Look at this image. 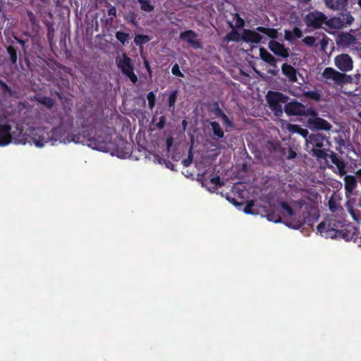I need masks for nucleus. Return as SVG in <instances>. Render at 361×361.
<instances>
[{"instance_id": "1", "label": "nucleus", "mask_w": 361, "mask_h": 361, "mask_svg": "<svg viewBox=\"0 0 361 361\" xmlns=\"http://www.w3.org/2000/svg\"><path fill=\"white\" fill-rule=\"evenodd\" d=\"M279 204L284 211L282 213L283 215H287L288 217L285 224L289 228L299 229L304 225L312 226L319 219V215L314 209H310L306 212H303L302 216H298L286 202L281 201Z\"/></svg>"}, {"instance_id": "2", "label": "nucleus", "mask_w": 361, "mask_h": 361, "mask_svg": "<svg viewBox=\"0 0 361 361\" xmlns=\"http://www.w3.org/2000/svg\"><path fill=\"white\" fill-rule=\"evenodd\" d=\"M331 143L329 139L322 134L315 133L309 135L307 139V147L310 148L309 154L319 160H326Z\"/></svg>"}, {"instance_id": "3", "label": "nucleus", "mask_w": 361, "mask_h": 361, "mask_svg": "<svg viewBox=\"0 0 361 361\" xmlns=\"http://www.w3.org/2000/svg\"><path fill=\"white\" fill-rule=\"evenodd\" d=\"M345 220L342 216H331L317 226V231L326 238H338Z\"/></svg>"}, {"instance_id": "4", "label": "nucleus", "mask_w": 361, "mask_h": 361, "mask_svg": "<svg viewBox=\"0 0 361 361\" xmlns=\"http://www.w3.org/2000/svg\"><path fill=\"white\" fill-rule=\"evenodd\" d=\"M284 111L288 116L305 117L318 116V113L314 109L308 107L298 101L287 102L284 106Z\"/></svg>"}, {"instance_id": "5", "label": "nucleus", "mask_w": 361, "mask_h": 361, "mask_svg": "<svg viewBox=\"0 0 361 361\" xmlns=\"http://www.w3.org/2000/svg\"><path fill=\"white\" fill-rule=\"evenodd\" d=\"M289 99L288 96L276 91H268L266 95V100L269 108L276 116H281L283 108L281 104H286Z\"/></svg>"}, {"instance_id": "6", "label": "nucleus", "mask_w": 361, "mask_h": 361, "mask_svg": "<svg viewBox=\"0 0 361 361\" xmlns=\"http://www.w3.org/2000/svg\"><path fill=\"white\" fill-rule=\"evenodd\" d=\"M50 142L54 145L56 142L61 143H66L74 142L78 143L82 142L80 138V135L66 134V130L63 129V123L59 126L53 128L49 133Z\"/></svg>"}, {"instance_id": "7", "label": "nucleus", "mask_w": 361, "mask_h": 361, "mask_svg": "<svg viewBox=\"0 0 361 361\" xmlns=\"http://www.w3.org/2000/svg\"><path fill=\"white\" fill-rule=\"evenodd\" d=\"M322 77L327 82H329V80H332L336 85L342 86L351 82L350 75L338 72L331 67L326 68L322 73Z\"/></svg>"}, {"instance_id": "8", "label": "nucleus", "mask_w": 361, "mask_h": 361, "mask_svg": "<svg viewBox=\"0 0 361 361\" xmlns=\"http://www.w3.org/2000/svg\"><path fill=\"white\" fill-rule=\"evenodd\" d=\"M354 21V18L349 11L340 13V16H335L328 18L325 22V26L330 29L339 30L344 26L350 25Z\"/></svg>"}, {"instance_id": "9", "label": "nucleus", "mask_w": 361, "mask_h": 361, "mask_svg": "<svg viewBox=\"0 0 361 361\" xmlns=\"http://www.w3.org/2000/svg\"><path fill=\"white\" fill-rule=\"evenodd\" d=\"M118 68L122 73L127 76L133 83L137 82V77L134 73V66L132 59L125 53L122 54L121 59L116 60Z\"/></svg>"}, {"instance_id": "10", "label": "nucleus", "mask_w": 361, "mask_h": 361, "mask_svg": "<svg viewBox=\"0 0 361 361\" xmlns=\"http://www.w3.org/2000/svg\"><path fill=\"white\" fill-rule=\"evenodd\" d=\"M326 16L317 10L308 13L305 17V22L307 27L319 29L325 25Z\"/></svg>"}, {"instance_id": "11", "label": "nucleus", "mask_w": 361, "mask_h": 361, "mask_svg": "<svg viewBox=\"0 0 361 361\" xmlns=\"http://www.w3.org/2000/svg\"><path fill=\"white\" fill-rule=\"evenodd\" d=\"M324 161L327 167L329 169H333L334 166H335L338 169L340 176L345 174L346 171L345 161L334 152L329 149L327 155V161L326 160Z\"/></svg>"}, {"instance_id": "12", "label": "nucleus", "mask_w": 361, "mask_h": 361, "mask_svg": "<svg viewBox=\"0 0 361 361\" xmlns=\"http://www.w3.org/2000/svg\"><path fill=\"white\" fill-rule=\"evenodd\" d=\"M334 63L337 68L342 72H348L353 68L351 56L347 54H341L334 58Z\"/></svg>"}, {"instance_id": "13", "label": "nucleus", "mask_w": 361, "mask_h": 361, "mask_svg": "<svg viewBox=\"0 0 361 361\" xmlns=\"http://www.w3.org/2000/svg\"><path fill=\"white\" fill-rule=\"evenodd\" d=\"M339 233L338 238L344 239L346 241H356L360 234L358 229L355 226L351 224H346L345 223Z\"/></svg>"}, {"instance_id": "14", "label": "nucleus", "mask_w": 361, "mask_h": 361, "mask_svg": "<svg viewBox=\"0 0 361 361\" xmlns=\"http://www.w3.org/2000/svg\"><path fill=\"white\" fill-rule=\"evenodd\" d=\"M307 123L310 128L317 130L329 131L332 128V126L329 122L322 118L318 117L317 116H309Z\"/></svg>"}, {"instance_id": "15", "label": "nucleus", "mask_w": 361, "mask_h": 361, "mask_svg": "<svg viewBox=\"0 0 361 361\" xmlns=\"http://www.w3.org/2000/svg\"><path fill=\"white\" fill-rule=\"evenodd\" d=\"M179 37L183 41L189 44L195 49H198L202 47V44L197 39V34L192 30L181 32Z\"/></svg>"}, {"instance_id": "16", "label": "nucleus", "mask_w": 361, "mask_h": 361, "mask_svg": "<svg viewBox=\"0 0 361 361\" xmlns=\"http://www.w3.org/2000/svg\"><path fill=\"white\" fill-rule=\"evenodd\" d=\"M109 139V137L108 136H105L103 137L99 135H97L94 137L87 139V145L92 147L93 149L99 151H106V143Z\"/></svg>"}, {"instance_id": "17", "label": "nucleus", "mask_w": 361, "mask_h": 361, "mask_svg": "<svg viewBox=\"0 0 361 361\" xmlns=\"http://www.w3.org/2000/svg\"><path fill=\"white\" fill-rule=\"evenodd\" d=\"M269 49L276 56L283 59L289 57V49L286 47L283 44H281L276 40H271L268 44Z\"/></svg>"}, {"instance_id": "18", "label": "nucleus", "mask_w": 361, "mask_h": 361, "mask_svg": "<svg viewBox=\"0 0 361 361\" xmlns=\"http://www.w3.org/2000/svg\"><path fill=\"white\" fill-rule=\"evenodd\" d=\"M200 180L202 181V184L203 186H207L208 184H212L213 186L212 188L208 187V189L210 191L215 190L218 187H221L224 185V183L221 180V178L219 176H213L212 177H209V178H207V173H204L200 176Z\"/></svg>"}, {"instance_id": "19", "label": "nucleus", "mask_w": 361, "mask_h": 361, "mask_svg": "<svg viewBox=\"0 0 361 361\" xmlns=\"http://www.w3.org/2000/svg\"><path fill=\"white\" fill-rule=\"evenodd\" d=\"M32 140L37 147H42L50 141L49 133L42 129H39L33 134Z\"/></svg>"}, {"instance_id": "20", "label": "nucleus", "mask_w": 361, "mask_h": 361, "mask_svg": "<svg viewBox=\"0 0 361 361\" xmlns=\"http://www.w3.org/2000/svg\"><path fill=\"white\" fill-rule=\"evenodd\" d=\"M262 36L257 32L245 29L243 32L242 39L245 42L258 44L262 41Z\"/></svg>"}, {"instance_id": "21", "label": "nucleus", "mask_w": 361, "mask_h": 361, "mask_svg": "<svg viewBox=\"0 0 361 361\" xmlns=\"http://www.w3.org/2000/svg\"><path fill=\"white\" fill-rule=\"evenodd\" d=\"M11 127L6 124L0 128V146H6L11 142Z\"/></svg>"}, {"instance_id": "22", "label": "nucleus", "mask_w": 361, "mask_h": 361, "mask_svg": "<svg viewBox=\"0 0 361 361\" xmlns=\"http://www.w3.org/2000/svg\"><path fill=\"white\" fill-rule=\"evenodd\" d=\"M325 5L327 8L333 11L346 10L348 0H324Z\"/></svg>"}, {"instance_id": "23", "label": "nucleus", "mask_w": 361, "mask_h": 361, "mask_svg": "<svg viewBox=\"0 0 361 361\" xmlns=\"http://www.w3.org/2000/svg\"><path fill=\"white\" fill-rule=\"evenodd\" d=\"M344 184L345 195L347 197H349L356 188L357 181L354 176L347 175L344 178Z\"/></svg>"}, {"instance_id": "24", "label": "nucleus", "mask_w": 361, "mask_h": 361, "mask_svg": "<svg viewBox=\"0 0 361 361\" xmlns=\"http://www.w3.org/2000/svg\"><path fill=\"white\" fill-rule=\"evenodd\" d=\"M281 71L283 75L288 77L290 82H297V71L291 65L283 63L281 67Z\"/></svg>"}, {"instance_id": "25", "label": "nucleus", "mask_w": 361, "mask_h": 361, "mask_svg": "<svg viewBox=\"0 0 361 361\" xmlns=\"http://www.w3.org/2000/svg\"><path fill=\"white\" fill-rule=\"evenodd\" d=\"M259 56L264 62L267 63L271 66L276 67V59L264 47L259 49Z\"/></svg>"}, {"instance_id": "26", "label": "nucleus", "mask_w": 361, "mask_h": 361, "mask_svg": "<svg viewBox=\"0 0 361 361\" xmlns=\"http://www.w3.org/2000/svg\"><path fill=\"white\" fill-rule=\"evenodd\" d=\"M302 32L298 27H295L293 30H285L284 38L288 42H293L296 39L301 38Z\"/></svg>"}, {"instance_id": "27", "label": "nucleus", "mask_w": 361, "mask_h": 361, "mask_svg": "<svg viewBox=\"0 0 361 361\" xmlns=\"http://www.w3.org/2000/svg\"><path fill=\"white\" fill-rule=\"evenodd\" d=\"M355 37L349 32L341 33L338 35V43L342 46L348 47L355 44Z\"/></svg>"}, {"instance_id": "28", "label": "nucleus", "mask_w": 361, "mask_h": 361, "mask_svg": "<svg viewBox=\"0 0 361 361\" xmlns=\"http://www.w3.org/2000/svg\"><path fill=\"white\" fill-rule=\"evenodd\" d=\"M288 130L291 133H297L302 136L306 140L309 137V132L307 129L301 128L300 126L296 124H289L288 126Z\"/></svg>"}, {"instance_id": "29", "label": "nucleus", "mask_w": 361, "mask_h": 361, "mask_svg": "<svg viewBox=\"0 0 361 361\" xmlns=\"http://www.w3.org/2000/svg\"><path fill=\"white\" fill-rule=\"evenodd\" d=\"M256 30L266 35L269 37L271 38L272 40H274V39L278 37V30L275 28L259 26L256 28Z\"/></svg>"}, {"instance_id": "30", "label": "nucleus", "mask_w": 361, "mask_h": 361, "mask_svg": "<svg viewBox=\"0 0 361 361\" xmlns=\"http://www.w3.org/2000/svg\"><path fill=\"white\" fill-rule=\"evenodd\" d=\"M210 126L212 128L214 136L216 137L218 139H221L224 137V130L218 122H210Z\"/></svg>"}, {"instance_id": "31", "label": "nucleus", "mask_w": 361, "mask_h": 361, "mask_svg": "<svg viewBox=\"0 0 361 361\" xmlns=\"http://www.w3.org/2000/svg\"><path fill=\"white\" fill-rule=\"evenodd\" d=\"M228 24L229 26L232 28V30L226 35L225 39L227 42H239L240 39V34L236 30L234 29L232 23L229 22Z\"/></svg>"}, {"instance_id": "32", "label": "nucleus", "mask_w": 361, "mask_h": 361, "mask_svg": "<svg viewBox=\"0 0 361 361\" xmlns=\"http://www.w3.org/2000/svg\"><path fill=\"white\" fill-rule=\"evenodd\" d=\"M151 40V37L147 35L137 34L135 35L134 42L137 46L142 47L144 44L148 43Z\"/></svg>"}, {"instance_id": "33", "label": "nucleus", "mask_w": 361, "mask_h": 361, "mask_svg": "<svg viewBox=\"0 0 361 361\" xmlns=\"http://www.w3.org/2000/svg\"><path fill=\"white\" fill-rule=\"evenodd\" d=\"M266 216L268 221L274 223L281 222V217L280 214L274 210L267 211Z\"/></svg>"}, {"instance_id": "34", "label": "nucleus", "mask_w": 361, "mask_h": 361, "mask_svg": "<svg viewBox=\"0 0 361 361\" xmlns=\"http://www.w3.org/2000/svg\"><path fill=\"white\" fill-rule=\"evenodd\" d=\"M37 102L47 108H51L55 104V100L47 96H40L37 99Z\"/></svg>"}, {"instance_id": "35", "label": "nucleus", "mask_w": 361, "mask_h": 361, "mask_svg": "<svg viewBox=\"0 0 361 361\" xmlns=\"http://www.w3.org/2000/svg\"><path fill=\"white\" fill-rule=\"evenodd\" d=\"M302 94L305 97L315 102H319L322 98V94L319 91H304Z\"/></svg>"}, {"instance_id": "36", "label": "nucleus", "mask_w": 361, "mask_h": 361, "mask_svg": "<svg viewBox=\"0 0 361 361\" xmlns=\"http://www.w3.org/2000/svg\"><path fill=\"white\" fill-rule=\"evenodd\" d=\"M115 36L117 40L119 41L123 45H125L126 44L128 43V40L130 38V35L128 33L120 30L116 32Z\"/></svg>"}, {"instance_id": "37", "label": "nucleus", "mask_w": 361, "mask_h": 361, "mask_svg": "<svg viewBox=\"0 0 361 361\" xmlns=\"http://www.w3.org/2000/svg\"><path fill=\"white\" fill-rule=\"evenodd\" d=\"M6 51L10 56L12 64L16 65L18 60L17 49L16 47L10 45L6 47Z\"/></svg>"}, {"instance_id": "38", "label": "nucleus", "mask_w": 361, "mask_h": 361, "mask_svg": "<svg viewBox=\"0 0 361 361\" xmlns=\"http://www.w3.org/2000/svg\"><path fill=\"white\" fill-rule=\"evenodd\" d=\"M116 8L114 6L109 4L108 9V16L110 17L109 19L106 20V25H111L114 22V18L116 17Z\"/></svg>"}, {"instance_id": "39", "label": "nucleus", "mask_w": 361, "mask_h": 361, "mask_svg": "<svg viewBox=\"0 0 361 361\" xmlns=\"http://www.w3.org/2000/svg\"><path fill=\"white\" fill-rule=\"evenodd\" d=\"M140 4V9L146 12H151L154 10V6L151 4L149 0H137Z\"/></svg>"}, {"instance_id": "40", "label": "nucleus", "mask_w": 361, "mask_h": 361, "mask_svg": "<svg viewBox=\"0 0 361 361\" xmlns=\"http://www.w3.org/2000/svg\"><path fill=\"white\" fill-rule=\"evenodd\" d=\"M125 20L132 24L134 26H137L138 25V22L137 21V15L135 12H133V11H130L128 13H126V15L125 16Z\"/></svg>"}, {"instance_id": "41", "label": "nucleus", "mask_w": 361, "mask_h": 361, "mask_svg": "<svg viewBox=\"0 0 361 361\" xmlns=\"http://www.w3.org/2000/svg\"><path fill=\"white\" fill-rule=\"evenodd\" d=\"M177 95H178V91L173 90L170 93L169 97V106L170 109L171 108L173 109L172 111L174 110L175 104H176V101L177 99Z\"/></svg>"}, {"instance_id": "42", "label": "nucleus", "mask_w": 361, "mask_h": 361, "mask_svg": "<svg viewBox=\"0 0 361 361\" xmlns=\"http://www.w3.org/2000/svg\"><path fill=\"white\" fill-rule=\"evenodd\" d=\"M149 108L152 110L156 104V96L153 92H149L147 95Z\"/></svg>"}, {"instance_id": "43", "label": "nucleus", "mask_w": 361, "mask_h": 361, "mask_svg": "<svg viewBox=\"0 0 361 361\" xmlns=\"http://www.w3.org/2000/svg\"><path fill=\"white\" fill-rule=\"evenodd\" d=\"M233 20H235V27L237 28H242L245 26V20L240 17V16L235 13L233 14Z\"/></svg>"}, {"instance_id": "44", "label": "nucleus", "mask_w": 361, "mask_h": 361, "mask_svg": "<svg viewBox=\"0 0 361 361\" xmlns=\"http://www.w3.org/2000/svg\"><path fill=\"white\" fill-rule=\"evenodd\" d=\"M212 109H211V111L215 115H216L218 116H221V115H223L224 114L223 110L219 107V105L218 102H214L212 104Z\"/></svg>"}, {"instance_id": "45", "label": "nucleus", "mask_w": 361, "mask_h": 361, "mask_svg": "<svg viewBox=\"0 0 361 361\" xmlns=\"http://www.w3.org/2000/svg\"><path fill=\"white\" fill-rule=\"evenodd\" d=\"M222 119L224 124L230 128H233L234 127L233 122L228 117L225 113L220 116Z\"/></svg>"}, {"instance_id": "46", "label": "nucleus", "mask_w": 361, "mask_h": 361, "mask_svg": "<svg viewBox=\"0 0 361 361\" xmlns=\"http://www.w3.org/2000/svg\"><path fill=\"white\" fill-rule=\"evenodd\" d=\"M302 42L305 45L311 47L315 44L316 39L313 36H307L303 38Z\"/></svg>"}, {"instance_id": "47", "label": "nucleus", "mask_w": 361, "mask_h": 361, "mask_svg": "<svg viewBox=\"0 0 361 361\" xmlns=\"http://www.w3.org/2000/svg\"><path fill=\"white\" fill-rule=\"evenodd\" d=\"M253 206H254L253 200H250L249 202H247L246 206L244 208V212L247 214H255L254 210L252 209Z\"/></svg>"}, {"instance_id": "48", "label": "nucleus", "mask_w": 361, "mask_h": 361, "mask_svg": "<svg viewBox=\"0 0 361 361\" xmlns=\"http://www.w3.org/2000/svg\"><path fill=\"white\" fill-rule=\"evenodd\" d=\"M193 155L191 148L189 150L188 157L182 161V164L185 167L189 166L192 162Z\"/></svg>"}, {"instance_id": "49", "label": "nucleus", "mask_w": 361, "mask_h": 361, "mask_svg": "<svg viewBox=\"0 0 361 361\" xmlns=\"http://www.w3.org/2000/svg\"><path fill=\"white\" fill-rule=\"evenodd\" d=\"M0 87L4 92L8 93L9 94H13V91L11 87H9L4 81L0 79Z\"/></svg>"}, {"instance_id": "50", "label": "nucleus", "mask_w": 361, "mask_h": 361, "mask_svg": "<svg viewBox=\"0 0 361 361\" xmlns=\"http://www.w3.org/2000/svg\"><path fill=\"white\" fill-rule=\"evenodd\" d=\"M171 73L173 75H174L176 76L181 77V78L184 77L183 73L180 71L179 66L177 63H176L175 65L173 66V67L171 68Z\"/></svg>"}, {"instance_id": "51", "label": "nucleus", "mask_w": 361, "mask_h": 361, "mask_svg": "<svg viewBox=\"0 0 361 361\" xmlns=\"http://www.w3.org/2000/svg\"><path fill=\"white\" fill-rule=\"evenodd\" d=\"M166 121V117L164 116H161L159 118L158 123L156 124L157 128L159 130L163 129L165 126Z\"/></svg>"}, {"instance_id": "52", "label": "nucleus", "mask_w": 361, "mask_h": 361, "mask_svg": "<svg viewBox=\"0 0 361 361\" xmlns=\"http://www.w3.org/2000/svg\"><path fill=\"white\" fill-rule=\"evenodd\" d=\"M329 206L330 210L332 211L333 212H335L337 210H338L339 212H342V209L341 208H338L336 206V204L335 203V202L334 200H330L329 201Z\"/></svg>"}, {"instance_id": "53", "label": "nucleus", "mask_w": 361, "mask_h": 361, "mask_svg": "<svg viewBox=\"0 0 361 361\" xmlns=\"http://www.w3.org/2000/svg\"><path fill=\"white\" fill-rule=\"evenodd\" d=\"M297 156V154L296 152L292 149V148H289L288 149V154L287 156V159H295Z\"/></svg>"}, {"instance_id": "54", "label": "nucleus", "mask_w": 361, "mask_h": 361, "mask_svg": "<svg viewBox=\"0 0 361 361\" xmlns=\"http://www.w3.org/2000/svg\"><path fill=\"white\" fill-rule=\"evenodd\" d=\"M13 37L18 43H19L23 48L25 47V45L26 42H27V40L21 39L16 36H14Z\"/></svg>"}, {"instance_id": "55", "label": "nucleus", "mask_w": 361, "mask_h": 361, "mask_svg": "<svg viewBox=\"0 0 361 361\" xmlns=\"http://www.w3.org/2000/svg\"><path fill=\"white\" fill-rule=\"evenodd\" d=\"M173 142V139L172 137H169L166 139V144L168 149H169L170 147L172 146Z\"/></svg>"}, {"instance_id": "56", "label": "nucleus", "mask_w": 361, "mask_h": 361, "mask_svg": "<svg viewBox=\"0 0 361 361\" xmlns=\"http://www.w3.org/2000/svg\"><path fill=\"white\" fill-rule=\"evenodd\" d=\"M228 200L231 202L233 205L236 206V207H239V206H241L242 204L241 203H239L237 202V200L235 199V198H231V197H228L227 198Z\"/></svg>"}, {"instance_id": "57", "label": "nucleus", "mask_w": 361, "mask_h": 361, "mask_svg": "<svg viewBox=\"0 0 361 361\" xmlns=\"http://www.w3.org/2000/svg\"><path fill=\"white\" fill-rule=\"evenodd\" d=\"M355 111H356V113L357 114L358 116L360 118H361V104H360L359 105H357L355 107Z\"/></svg>"}, {"instance_id": "58", "label": "nucleus", "mask_w": 361, "mask_h": 361, "mask_svg": "<svg viewBox=\"0 0 361 361\" xmlns=\"http://www.w3.org/2000/svg\"><path fill=\"white\" fill-rule=\"evenodd\" d=\"M67 125H68V129H71L73 128V119L69 118L67 121Z\"/></svg>"}, {"instance_id": "59", "label": "nucleus", "mask_w": 361, "mask_h": 361, "mask_svg": "<svg viewBox=\"0 0 361 361\" xmlns=\"http://www.w3.org/2000/svg\"><path fill=\"white\" fill-rule=\"evenodd\" d=\"M350 214H351L352 217H353L355 220H357V216H356V215H355V211H354L353 209H350Z\"/></svg>"}, {"instance_id": "60", "label": "nucleus", "mask_w": 361, "mask_h": 361, "mask_svg": "<svg viewBox=\"0 0 361 361\" xmlns=\"http://www.w3.org/2000/svg\"><path fill=\"white\" fill-rule=\"evenodd\" d=\"M145 67H146L147 71L150 73H151V68H150V66L149 65V63L147 61H145Z\"/></svg>"}, {"instance_id": "61", "label": "nucleus", "mask_w": 361, "mask_h": 361, "mask_svg": "<svg viewBox=\"0 0 361 361\" xmlns=\"http://www.w3.org/2000/svg\"><path fill=\"white\" fill-rule=\"evenodd\" d=\"M47 37L49 39V40H51L52 39V36H51V30L49 29V31H48V33H47Z\"/></svg>"}, {"instance_id": "62", "label": "nucleus", "mask_w": 361, "mask_h": 361, "mask_svg": "<svg viewBox=\"0 0 361 361\" xmlns=\"http://www.w3.org/2000/svg\"><path fill=\"white\" fill-rule=\"evenodd\" d=\"M338 144L341 147L344 145V140L341 138H339Z\"/></svg>"}, {"instance_id": "63", "label": "nucleus", "mask_w": 361, "mask_h": 361, "mask_svg": "<svg viewBox=\"0 0 361 361\" xmlns=\"http://www.w3.org/2000/svg\"><path fill=\"white\" fill-rule=\"evenodd\" d=\"M187 124H188L187 121L185 120H183L182 125H183V127L184 129L186 128Z\"/></svg>"}, {"instance_id": "64", "label": "nucleus", "mask_w": 361, "mask_h": 361, "mask_svg": "<svg viewBox=\"0 0 361 361\" xmlns=\"http://www.w3.org/2000/svg\"><path fill=\"white\" fill-rule=\"evenodd\" d=\"M356 174L358 177L361 178V169L357 170Z\"/></svg>"}]
</instances>
